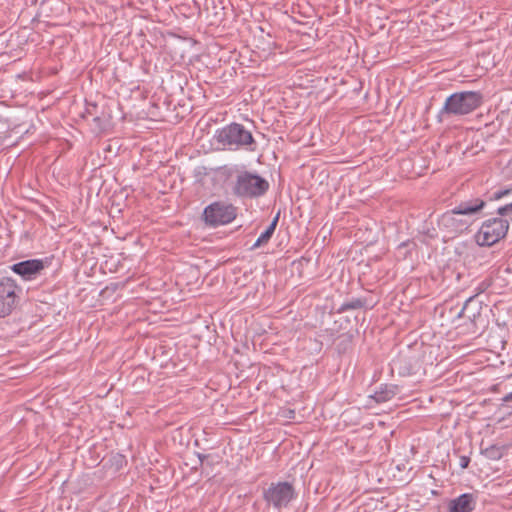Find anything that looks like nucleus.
<instances>
[{
	"label": "nucleus",
	"instance_id": "4",
	"mask_svg": "<svg viewBox=\"0 0 512 512\" xmlns=\"http://www.w3.org/2000/svg\"><path fill=\"white\" fill-rule=\"evenodd\" d=\"M483 103L479 91H461L447 97L440 114L447 116H464L478 109Z\"/></svg>",
	"mask_w": 512,
	"mask_h": 512
},
{
	"label": "nucleus",
	"instance_id": "18",
	"mask_svg": "<svg viewBox=\"0 0 512 512\" xmlns=\"http://www.w3.org/2000/svg\"><path fill=\"white\" fill-rule=\"evenodd\" d=\"M92 121L94 122L95 127L97 128L98 131H103L105 129V121L102 116L96 114L92 118Z\"/></svg>",
	"mask_w": 512,
	"mask_h": 512
},
{
	"label": "nucleus",
	"instance_id": "16",
	"mask_svg": "<svg viewBox=\"0 0 512 512\" xmlns=\"http://www.w3.org/2000/svg\"><path fill=\"white\" fill-rule=\"evenodd\" d=\"M493 280L491 277H486L480 281L475 287L476 295L486 292L492 286Z\"/></svg>",
	"mask_w": 512,
	"mask_h": 512
},
{
	"label": "nucleus",
	"instance_id": "9",
	"mask_svg": "<svg viewBox=\"0 0 512 512\" xmlns=\"http://www.w3.org/2000/svg\"><path fill=\"white\" fill-rule=\"evenodd\" d=\"M419 367V359L409 349L399 352L391 361L392 371H396L400 376L413 375Z\"/></svg>",
	"mask_w": 512,
	"mask_h": 512
},
{
	"label": "nucleus",
	"instance_id": "1",
	"mask_svg": "<svg viewBox=\"0 0 512 512\" xmlns=\"http://www.w3.org/2000/svg\"><path fill=\"white\" fill-rule=\"evenodd\" d=\"M485 205V201L480 198L461 201L438 218V226L450 234H461L468 230L473 222L472 217L479 213Z\"/></svg>",
	"mask_w": 512,
	"mask_h": 512
},
{
	"label": "nucleus",
	"instance_id": "23",
	"mask_svg": "<svg viewBox=\"0 0 512 512\" xmlns=\"http://www.w3.org/2000/svg\"><path fill=\"white\" fill-rule=\"evenodd\" d=\"M279 217H280V212H278L276 214V216L273 218V220L271 221V223L269 224V226H273L274 227V230L276 229L277 227V224H278V221H279Z\"/></svg>",
	"mask_w": 512,
	"mask_h": 512
},
{
	"label": "nucleus",
	"instance_id": "7",
	"mask_svg": "<svg viewBox=\"0 0 512 512\" xmlns=\"http://www.w3.org/2000/svg\"><path fill=\"white\" fill-rule=\"evenodd\" d=\"M508 229L509 222L506 219H488L476 234V242L480 246H492L506 236Z\"/></svg>",
	"mask_w": 512,
	"mask_h": 512
},
{
	"label": "nucleus",
	"instance_id": "2",
	"mask_svg": "<svg viewBox=\"0 0 512 512\" xmlns=\"http://www.w3.org/2000/svg\"><path fill=\"white\" fill-rule=\"evenodd\" d=\"M214 138L224 149L231 151L246 150L254 152L257 148L252 132L237 122H232L217 129Z\"/></svg>",
	"mask_w": 512,
	"mask_h": 512
},
{
	"label": "nucleus",
	"instance_id": "8",
	"mask_svg": "<svg viewBox=\"0 0 512 512\" xmlns=\"http://www.w3.org/2000/svg\"><path fill=\"white\" fill-rule=\"evenodd\" d=\"M21 287L11 277L0 279V318L10 315L20 300Z\"/></svg>",
	"mask_w": 512,
	"mask_h": 512
},
{
	"label": "nucleus",
	"instance_id": "25",
	"mask_svg": "<svg viewBox=\"0 0 512 512\" xmlns=\"http://www.w3.org/2000/svg\"><path fill=\"white\" fill-rule=\"evenodd\" d=\"M207 457H208V456H206V455H199V459H200V461H201V462H203V460H204L205 458H207Z\"/></svg>",
	"mask_w": 512,
	"mask_h": 512
},
{
	"label": "nucleus",
	"instance_id": "3",
	"mask_svg": "<svg viewBox=\"0 0 512 512\" xmlns=\"http://www.w3.org/2000/svg\"><path fill=\"white\" fill-rule=\"evenodd\" d=\"M267 179L256 172L244 170L236 174L232 182V194L241 199H256L264 196L269 190Z\"/></svg>",
	"mask_w": 512,
	"mask_h": 512
},
{
	"label": "nucleus",
	"instance_id": "6",
	"mask_svg": "<svg viewBox=\"0 0 512 512\" xmlns=\"http://www.w3.org/2000/svg\"><path fill=\"white\" fill-rule=\"evenodd\" d=\"M237 216V208L223 201H215L204 208L203 220L210 227L231 223Z\"/></svg>",
	"mask_w": 512,
	"mask_h": 512
},
{
	"label": "nucleus",
	"instance_id": "5",
	"mask_svg": "<svg viewBox=\"0 0 512 512\" xmlns=\"http://www.w3.org/2000/svg\"><path fill=\"white\" fill-rule=\"evenodd\" d=\"M262 495L266 505L277 510L287 508L297 497L294 486L287 481L272 482L263 489Z\"/></svg>",
	"mask_w": 512,
	"mask_h": 512
},
{
	"label": "nucleus",
	"instance_id": "24",
	"mask_svg": "<svg viewBox=\"0 0 512 512\" xmlns=\"http://www.w3.org/2000/svg\"><path fill=\"white\" fill-rule=\"evenodd\" d=\"M502 402L503 403H509V402H512V391L508 394H506L503 398H502Z\"/></svg>",
	"mask_w": 512,
	"mask_h": 512
},
{
	"label": "nucleus",
	"instance_id": "22",
	"mask_svg": "<svg viewBox=\"0 0 512 512\" xmlns=\"http://www.w3.org/2000/svg\"><path fill=\"white\" fill-rule=\"evenodd\" d=\"M470 463V457L468 456H461L459 459V466L462 469H466L469 466Z\"/></svg>",
	"mask_w": 512,
	"mask_h": 512
},
{
	"label": "nucleus",
	"instance_id": "21",
	"mask_svg": "<svg viewBox=\"0 0 512 512\" xmlns=\"http://www.w3.org/2000/svg\"><path fill=\"white\" fill-rule=\"evenodd\" d=\"M498 214H500L501 216L512 214V202L498 208Z\"/></svg>",
	"mask_w": 512,
	"mask_h": 512
},
{
	"label": "nucleus",
	"instance_id": "15",
	"mask_svg": "<svg viewBox=\"0 0 512 512\" xmlns=\"http://www.w3.org/2000/svg\"><path fill=\"white\" fill-rule=\"evenodd\" d=\"M482 454L492 460H498L502 457V450L496 445H491L482 451Z\"/></svg>",
	"mask_w": 512,
	"mask_h": 512
},
{
	"label": "nucleus",
	"instance_id": "11",
	"mask_svg": "<svg viewBox=\"0 0 512 512\" xmlns=\"http://www.w3.org/2000/svg\"><path fill=\"white\" fill-rule=\"evenodd\" d=\"M476 505L477 497L472 493H464L449 501L448 512H472Z\"/></svg>",
	"mask_w": 512,
	"mask_h": 512
},
{
	"label": "nucleus",
	"instance_id": "19",
	"mask_svg": "<svg viewBox=\"0 0 512 512\" xmlns=\"http://www.w3.org/2000/svg\"><path fill=\"white\" fill-rule=\"evenodd\" d=\"M512 193V188H506L494 192L493 199L498 200Z\"/></svg>",
	"mask_w": 512,
	"mask_h": 512
},
{
	"label": "nucleus",
	"instance_id": "12",
	"mask_svg": "<svg viewBox=\"0 0 512 512\" xmlns=\"http://www.w3.org/2000/svg\"><path fill=\"white\" fill-rule=\"evenodd\" d=\"M399 393V387L395 384H381L374 392L372 398L377 403H385L393 399Z\"/></svg>",
	"mask_w": 512,
	"mask_h": 512
},
{
	"label": "nucleus",
	"instance_id": "10",
	"mask_svg": "<svg viewBox=\"0 0 512 512\" xmlns=\"http://www.w3.org/2000/svg\"><path fill=\"white\" fill-rule=\"evenodd\" d=\"M47 264V259H29L13 264L11 270L20 275L24 280H32L40 274Z\"/></svg>",
	"mask_w": 512,
	"mask_h": 512
},
{
	"label": "nucleus",
	"instance_id": "14",
	"mask_svg": "<svg viewBox=\"0 0 512 512\" xmlns=\"http://www.w3.org/2000/svg\"><path fill=\"white\" fill-rule=\"evenodd\" d=\"M275 230L273 226H268L264 232L261 233V235L258 237L256 242L251 247L252 250L259 248L269 242L272 235L274 234Z\"/></svg>",
	"mask_w": 512,
	"mask_h": 512
},
{
	"label": "nucleus",
	"instance_id": "13",
	"mask_svg": "<svg viewBox=\"0 0 512 512\" xmlns=\"http://www.w3.org/2000/svg\"><path fill=\"white\" fill-rule=\"evenodd\" d=\"M367 306V300L365 298H353L342 303L341 306L337 309V313H343L348 310L367 308Z\"/></svg>",
	"mask_w": 512,
	"mask_h": 512
},
{
	"label": "nucleus",
	"instance_id": "20",
	"mask_svg": "<svg viewBox=\"0 0 512 512\" xmlns=\"http://www.w3.org/2000/svg\"><path fill=\"white\" fill-rule=\"evenodd\" d=\"M97 105L96 104H88L85 110L84 117L91 116L92 118L97 114Z\"/></svg>",
	"mask_w": 512,
	"mask_h": 512
},
{
	"label": "nucleus",
	"instance_id": "17",
	"mask_svg": "<svg viewBox=\"0 0 512 512\" xmlns=\"http://www.w3.org/2000/svg\"><path fill=\"white\" fill-rule=\"evenodd\" d=\"M473 299H474V296H472V297L468 298V299L465 301V303H464V305H463V307H462L461 311L458 313V317H459V318L463 317V318H468V319H470V320H472V319H474V318H475V316H476V314H475V313L467 314V311H468V309H469V306H470V305H471V303L473 302Z\"/></svg>",
	"mask_w": 512,
	"mask_h": 512
}]
</instances>
